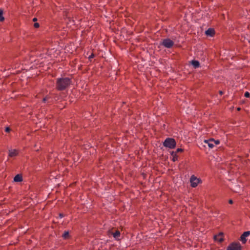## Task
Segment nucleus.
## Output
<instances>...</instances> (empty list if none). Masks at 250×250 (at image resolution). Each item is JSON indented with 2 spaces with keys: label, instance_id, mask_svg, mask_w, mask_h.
<instances>
[{
  "label": "nucleus",
  "instance_id": "1",
  "mask_svg": "<svg viewBox=\"0 0 250 250\" xmlns=\"http://www.w3.org/2000/svg\"><path fill=\"white\" fill-rule=\"evenodd\" d=\"M71 83V79L68 78H59L57 80L56 87L59 90H63L70 85Z\"/></svg>",
  "mask_w": 250,
  "mask_h": 250
},
{
  "label": "nucleus",
  "instance_id": "2",
  "mask_svg": "<svg viewBox=\"0 0 250 250\" xmlns=\"http://www.w3.org/2000/svg\"><path fill=\"white\" fill-rule=\"evenodd\" d=\"M176 143L175 140L173 138H167L163 143V145L166 147L170 149L174 148L176 146Z\"/></svg>",
  "mask_w": 250,
  "mask_h": 250
},
{
  "label": "nucleus",
  "instance_id": "3",
  "mask_svg": "<svg viewBox=\"0 0 250 250\" xmlns=\"http://www.w3.org/2000/svg\"><path fill=\"white\" fill-rule=\"evenodd\" d=\"M161 45L167 48H171L174 44V42L169 38L163 39L160 43Z\"/></svg>",
  "mask_w": 250,
  "mask_h": 250
},
{
  "label": "nucleus",
  "instance_id": "4",
  "mask_svg": "<svg viewBox=\"0 0 250 250\" xmlns=\"http://www.w3.org/2000/svg\"><path fill=\"white\" fill-rule=\"evenodd\" d=\"M201 182V180L197 178L195 176L192 175L190 179V182L191 186L193 188H195L197 186L198 184Z\"/></svg>",
  "mask_w": 250,
  "mask_h": 250
},
{
  "label": "nucleus",
  "instance_id": "5",
  "mask_svg": "<svg viewBox=\"0 0 250 250\" xmlns=\"http://www.w3.org/2000/svg\"><path fill=\"white\" fill-rule=\"evenodd\" d=\"M241 246L239 243H233L227 248V250H241Z\"/></svg>",
  "mask_w": 250,
  "mask_h": 250
},
{
  "label": "nucleus",
  "instance_id": "6",
  "mask_svg": "<svg viewBox=\"0 0 250 250\" xmlns=\"http://www.w3.org/2000/svg\"><path fill=\"white\" fill-rule=\"evenodd\" d=\"M250 235V231H247L244 232L240 237V241L243 243H245L247 241L246 237H248Z\"/></svg>",
  "mask_w": 250,
  "mask_h": 250
},
{
  "label": "nucleus",
  "instance_id": "7",
  "mask_svg": "<svg viewBox=\"0 0 250 250\" xmlns=\"http://www.w3.org/2000/svg\"><path fill=\"white\" fill-rule=\"evenodd\" d=\"M19 154L18 150L17 149H10L9 150L8 156L10 157H13L17 156Z\"/></svg>",
  "mask_w": 250,
  "mask_h": 250
},
{
  "label": "nucleus",
  "instance_id": "8",
  "mask_svg": "<svg viewBox=\"0 0 250 250\" xmlns=\"http://www.w3.org/2000/svg\"><path fill=\"white\" fill-rule=\"evenodd\" d=\"M214 240L220 243L223 241V233L222 232L219 233L218 234L216 235L214 237Z\"/></svg>",
  "mask_w": 250,
  "mask_h": 250
},
{
  "label": "nucleus",
  "instance_id": "9",
  "mask_svg": "<svg viewBox=\"0 0 250 250\" xmlns=\"http://www.w3.org/2000/svg\"><path fill=\"white\" fill-rule=\"evenodd\" d=\"M205 143L208 145L209 147L212 148L214 146V140L210 139L209 140H205Z\"/></svg>",
  "mask_w": 250,
  "mask_h": 250
},
{
  "label": "nucleus",
  "instance_id": "10",
  "mask_svg": "<svg viewBox=\"0 0 250 250\" xmlns=\"http://www.w3.org/2000/svg\"><path fill=\"white\" fill-rule=\"evenodd\" d=\"M214 30L212 28H208L206 31L205 34L208 36L212 37L214 34Z\"/></svg>",
  "mask_w": 250,
  "mask_h": 250
},
{
  "label": "nucleus",
  "instance_id": "11",
  "mask_svg": "<svg viewBox=\"0 0 250 250\" xmlns=\"http://www.w3.org/2000/svg\"><path fill=\"white\" fill-rule=\"evenodd\" d=\"M22 180V176L20 174L16 175L14 178V181L16 182H21Z\"/></svg>",
  "mask_w": 250,
  "mask_h": 250
},
{
  "label": "nucleus",
  "instance_id": "12",
  "mask_svg": "<svg viewBox=\"0 0 250 250\" xmlns=\"http://www.w3.org/2000/svg\"><path fill=\"white\" fill-rule=\"evenodd\" d=\"M171 156H172V161L173 162H175L178 159V157H177V155L176 154V152H175L174 151H172L171 152Z\"/></svg>",
  "mask_w": 250,
  "mask_h": 250
},
{
  "label": "nucleus",
  "instance_id": "13",
  "mask_svg": "<svg viewBox=\"0 0 250 250\" xmlns=\"http://www.w3.org/2000/svg\"><path fill=\"white\" fill-rule=\"evenodd\" d=\"M62 237L65 239H68L69 238V233L68 231H65L62 235Z\"/></svg>",
  "mask_w": 250,
  "mask_h": 250
},
{
  "label": "nucleus",
  "instance_id": "14",
  "mask_svg": "<svg viewBox=\"0 0 250 250\" xmlns=\"http://www.w3.org/2000/svg\"><path fill=\"white\" fill-rule=\"evenodd\" d=\"M191 64L195 68H197L200 65L199 62L197 61H192Z\"/></svg>",
  "mask_w": 250,
  "mask_h": 250
},
{
  "label": "nucleus",
  "instance_id": "15",
  "mask_svg": "<svg viewBox=\"0 0 250 250\" xmlns=\"http://www.w3.org/2000/svg\"><path fill=\"white\" fill-rule=\"evenodd\" d=\"M120 231L118 230L116 231L113 233V236L115 238H118L120 236Z\"/></svg>",
  "mask_w": 250,
  "mask_h": 250
},
{
  "label": "nucleus",
  "instance_id": "16",
  "mask_svg": "<svg viewBox=\"0 0 250 250\" xmlns=\"http://www.w3.org/2000/svg\"><path fill=\"white\" fill-rule=\"evenodd\" d=\"M4 20V18L2 16V11L0 10V21H2Z\"/></svg>",
  "mask_w": 250,
  "mask_h": 250
},
{
  "label": "nucleus",
  "instance_id": "17",
  "mask_svg": "<svg viewBox=\"0 0 250 250\" xmlns=\"http://www.w3.org/2000/svg\"><path fill=\"white\" fill-rule=\"evenodd\" d=\"M49 99V97H48V96H46L45 97H44L43 99V102L44 103H45L48 100V99Z\"/></svg>",
  "mask_w": 250,
  "mask_h": 250
},
{
  "label": "nucleus",
  "instance_id": "18",
  "mask_svg": "<svg viewBox=\"0 0 250 250\" xmlns=\"http://www.w3.org/2000/svg\"><path fill=\"white\" fill-rule=\"evenodd\" d=\"M244 95H245V96L246 97L248 98V97H250V93H249V92H246L245 93Z\"/></svg>",
  "mask_w": 250,
  "mask_h": 250
},
{
  "label": "nucleus",
  "instance_id": "19",
  "mask_svg": "<svg viewBox=\"0 0 250 250\" xmlns=\"http://www.w3.org/2000/svg\"><path fill=\"white\" fill-rule=\"evenodd\" d=\"M183 150L182 148H177L175 152H176V153L178 152H182Z\"/></svg>",
  "mask_w": 250,
  "mask_h": 250
},
{
  "label": "nucleus",
  "instance_id": "20",
  "mask_svg": "<svg viewBox=\"0 0 250 250\" xmlns=\"http://www.w3.org/2000/svg\"><path fill=\"white\" fill-rule=\"evenodd\" d=\"M39 24L38 23H35L34 24V26L35 27V28H38L39 27Z\"/></svg>",
  "mask_w": 250,
  "mask_h": 250
},
{
  "label": "nucleus",
  "instance_id": "21",
  "mask_svg": "<svg viewBox=\"0 0 250 250\" xmlns=\"http://www.w3.org/2000/svg\"><path fill=\"white\" fill-rule=\"evenodd\" d=\"M11 130V129L10 128V127H6L5 128V131L7 132H10Z\"/></svg>",
  "mask_w": 250,
  "mask_h": 250
},
{
  "label": "nucleus",
  "instance_id": "22",
  "mask_svg": "<svg viewBox=\"0 0 250 250\" xmlns=\"http://www.w3.org/2000/svg\"><path fill=\"white\" fill-rule=\"evenodd\" d=\"M219 143H220V142H219V140H216V141L214 140V145H218V144H219Z\"/></svg>",
  "mask_w": 250,
  "mask_h": 250
},
{
  "label": "nucleus",
  "instance_id": "23",
  "mask_svg": "<svg viewBox=\"0 0 250 250\" xmlns=\"http://www.w3.org/2000/svg\"><path fill=\"white\" fill-rule=\"evenodd\" d=\"M229 203L230 204H233V201L231 200V199H230L229 201Z\"/></svg>",
  "mask_w": 250,
  "mask_h": 250
},
{
  "label": "nucleus",
  "instance_id": "24",
  "mask_svg": "<svg viewBox=\"0 0 250 250\" xmlns=\"http://www.w3.org/2000/svg\"><path fill=\"white\" fill-rule=\"evenodd\" d=\"M94 55L93 54L91 55L90 56H89V59H90L91 58H92L93 57Z\"/></svg>",
  "mask_w": 250,
  "mask_h": 250
},
{
  "label": "nucleus",
  "instance_id": "25",
  "mask_svg": "<svg viewBox=\"0 0 250 250\" xmlns=\"http://www.w3.org/2000/svg\"><path fill=\"white\" fill-rule=\"evenodd\" d=\"M60 216L61 218H62V217H63V215L62 214H60Z\"/></svg>",
  "mask_w": 250,
  "mask_h": 250
},
{
  "label": "nucleus",
  "instance_id": "26",
  "mask_svg": "<svg viewBox=\"0 0 250 250\" xmlns=\"http://www.w3.org/2000/svg\"><path fill=\"white\" fill-rule=\"evenodd\" d=\"M37 20V18H34L33 19V21H36Z\"/></svg>",
  "mask_w": 250,
  "mask_h": 250
},
{
  "label": "nucleus",
  "instance_id": "27",
  "mask_svg": "<svg viewBox=\"0 0 250 250\" xmlns=\"http://www.w3.org/2000/svg\"><path fill=\"white\" fill-rule=\"evenodd\" d=\"M219 93H220V94L221 95L223 94V92H222V91H220Z\"/></svg>",
  "mask_w": 250,
  "mask_h": 250
}]
</instances>
